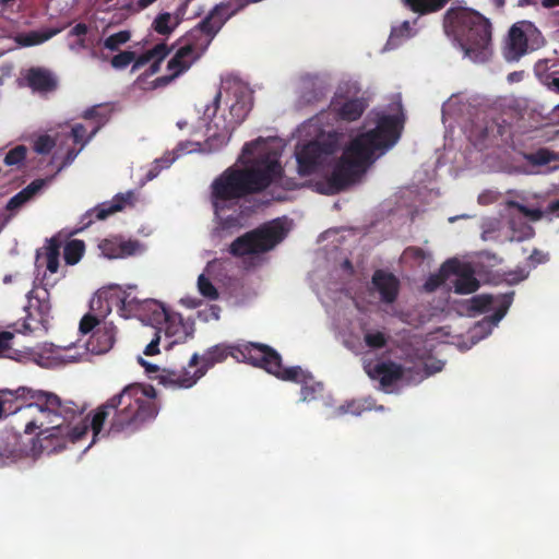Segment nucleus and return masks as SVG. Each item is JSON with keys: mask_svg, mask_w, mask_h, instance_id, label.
<instances>
[{"mask_svg": "<svg viewBox=\"0 0 559 559\" xmlns=\"http://www.w3.org/2000/svg\"><path fill=\"white\" fill-rule=\"evenodd\" d=\"M130 38H131V33L129 31H120L118 33H115V34L108 36L104 40V47L111 51H116L119 49V47L121 45H124L127 41H129Z\"/></svg>", "mask_w": 559, "mask_h": 559, "instance_id": "nucleus-42", "label": "nucleus"}, {"mask_svg": "<svg viewBox=\"0 0 559 559\" xmlns=\"http://www.w3.org/2000/svg\"><path fill=\"white\" fill-rule=\"evenodd\" d=\"M179 24L180 19H174L169 12H163L154 19L152 28L159 35L169 36Z\"/></svg>", "mask_w": 559, "mask_h": 559, "instance_id": "nucleus-34", "label": "nucleus"}, {"mask_svg": "<svg viewBox=\"0 0 559 559\" xmlns=\"http://www.w3.org/2000/svg\"><path fill=\"white\" fill-rule=\"evenodd\" d=\"M403 255L405 259L413 260L416 263H421L427 259L428 253L419 247L412 246L404 250Z\"/></svg>", "mask_w": 559, "mask_h": 559, "instance_id": "nucleus-48", "label": "nucleus"}, {"mask_svg": "<svg viewBox=\"0 0 559 559\" xmlns=\"http://www.w3.org/2000/svg\"><path fill=\"white\" fill-rule=\"evenodd\" d=\"M198 288L200 294L210 300H215L218 298V292L216 287L204 274H201L198 278Z\"/></svg>", "mask_w": 559, "mask_h": 559, "instance_id": "nucleus-43", "label": "nucleus"}, {"mask_svg": "<svg viewBox=\"0 0 559 559\" xmlns=\"http://www.w3.org/2000/svg\"><path fill=\"white\" fill-rule=\"evenodd\" d=\"M189 0H186L175 12L173 15L174 19H180V22L182 21V16L186 13V9L188 7Z\"/></svg>", "mask_w": 559, "mask_h": 559, "instance_id": "nucleus-58", "label": "nucleus"}, {"mask_svg": "<svg viewBox=\"0 0 559 559\" xmlns=\"http://www.w3.org/2000/svg\"><path fill=\"white\" fill-rule=\"evenodd\" d=\"M365 344L371 349H381L388 344V336L381 331L366 332L364 335Z\"/></svg>", "mask_w": 559, "mask_h": 559, "instance_id": "nucleus-41", "label": "nucleus"}, {"mask_svg": "<svg viewBox=\"0 0 559 559\" xmlns=\"http://www.w3.org/2000/svg\"><path fill=\"white\" fill-rule=\"evenodd\" d=\"M285 236L284 227L278 222L273 221L237 237L229 245L228 251L237 258L265 253L274 249Z\"/></svg>", "mask_w": 559, "mask_h": 559, "instance_id": "nucleus-6", "label": "nucleus"}, {"mask_svg": "<svg viewBox=\"0 0 559 559\" xmlns=\"http://www.w3.org/2000/svg\"><path fill=\"white\" fill-rule=\"evenodd\" d=\"M86 120H94L96 126L91 131V136H94L99 129L105 126L110 117V110L103 105H96L87 108L82 116Z\"/></svg>", "mask_w": 559, "mask_h": 559, "instance_id": "nucleus-33", "label": "nucleus"}, {"mask_svg": "<svg viewBox=\"0 0 559 559\" xmlns=\"http://www.w3.org/2000/svg\"><path fill=\"white\" fill-rule=\"evenodd\" d=\"M171 51L165 43L157 44L152 49H150V53L153 60L162 62Z\"/></svg>", "mask_w": 559, "mask_h": 559, "instance_id": "nucleus-51", "label": "nucleus"}, {"mask_svg": "<svg viewBox=\"0 0 559 559\" xmlns=\"http://www.w3.org/2000/svg\"><path fill=\"white\" fill-rule=\"evenodd\" d=\"M61 246L62 239L59 236H53L47 240V245L45 247V258L46 267L50 273H57L59 269V255Z\"/></svg>", "mask_w": 559, "mask_h": 559, "instance_id": "nucleus-32", "label": "nucleus"}, {"mask_svg": "<svg viewBox=\"0 0 559 559\" xmlns=\"http://www.w3.org/2000/svg\"><path fill=\"white\" fill-rule=\"evenodd\" d=\"M325 96V87L321 80L306 75L301 79L300 103L311 105L322 100Z\"/></svg>", "mask_w": 559, "mask_h": 559, "instance_id": "nucleus-24", "label": "nucleus"}, {"mask_svg": "<svg viewBox=\"0 0 559 559\" xmlns=\"http://www.w3.org/2000/svg\"><path fill=\"white\" fill-rule=\"evenodd\" d=\"M116 293L117 296H114V298L116 299V307L119 308L120 314L124 318H138L142 306L147 299H139L131 293L120 288H116Z\"/></svg>", "mask_w": 559, "mask_h": 559, "instance_id": "nucleus-25", "label": "nucleus"}, {"mask_svg": "<svg viewBox=\"0 0 559 559\" xmlns=\"http://www.w3.org/2000/svg\"><path fill=\"white\" fill-rule=\"evenodd\" d=\"M366 106L367 105L362 99H348L336 109L337 116L342 120L355 121L361 117Z\"/></svg>", "mask_w": 559, "mask_h": 559, "instance_id": "nucleus-31", "label": "nucleus"}, {"mask_svg": "<svg viewBox=\"0 0 559 559\" xmlns=\"http://www.w3.org/2000/svg\"><path fill=\"white\" fill-rule=\"evenodd\" d=\"M276 378L284 381H292L301 384V400L306 402H310L317 397L318 393L323 391V385L321 383L309 384V381L312 380V377L304 371L299 366L295 367H284L282 364V357L280 356V373L270 372Z\"/></svg>", "mask_w": 559, "mask_h": 559, "instance_id": "nucleus-11", "label": "nucleus"}, {"mask_svg": "<svg viewBox=\"0 0 559 559\" xmlns=\"http://www.w3.org/2000/svg\"><path fill=\"white\" fill-rule=\"evenodd\" d=\"M372 286L380 294V299L384 304H393L399 295L400 281L397 277L384 270L374 271L371 278Z\"/></svg>", "mask_w": 559, "mask_h": 559, "instance_id": "nucleus-19", "label": "nucleus"}, {"mask_svg": "<svg viewBox=\"0 0 559 559\" xmlns=\"http://www.w3.org/2000/svg\"><path fill=\"white\" fill-rule=\"evenodd\" d=\"M528 32H533V25L531 23L521 22L511 26L504 51V56L508 60H519L527 52Z\"/></svg>", "mask_w": 559, "mask_h": 559, "instance_id": "nucleus-13", "label": "nucleus"}, {"mask_svg": "<svg viewBox=\"0 0 559 559\" xmlns=\"http://www.w3.org/2000/svg\"><path fill=\"white\" fill-rule=\"evenodd\" d=\"M71 135L74 143L85 145L93 136L91 133L86 135V128L82 123H76L72 127Z\"/></svg>", "mask_w": 559, "mask_h": 559, "instance_id": "nucleus-47", "label": "nucleus"}, {"mask_svg": "<svg viewBox=\"0 0 559 559\" xmlns=\"http://www.w3.org/2000/svg\"><path fill=\"white\" fill-rule=\"evenodd\" d=\"M78 155V152H75L74 150H69L68 153H67V156H66V164H70L74 160V158L76 157Z\"/></svg>", "mask_w": 559, "mask_h": 559, "instance_id": "nucleus-61", "label": "nucleus"}, {"mask_svg": "<svg viewBox=\"0 0 559 559\" xmlns=\"http://www.w3.org/2000/svg\"><path fill=\"white\" fill-rule=\"evenodd\" d=\"M55 140L49 135H40L34 143V150L38 154H48L55 147Z\"/></svg>", "mask_w": 559, "mask_h": 559, "instance_id": "nucleus-45", "label": "nucleus"}, {"mask_svg": "<svg viewBox=\"0 0 559 559\" xmlns=\"http://www.w3.org/2000/svg\"><path fill=\"white\" fill-rule=\"evenodd\" d=\"M221 98L222 92L218 88L213 97L212 104L205 107L203 115L205 119L210 120L207 127L209 131L214 129L210 141H217L221 144H226L230 140L235 129L247 118L250 111V106L242 100L235 102L229 108L230 119H224L223 124H221L214 119L221 104Z\"/></svg>", "mask_w": 559, "mask_h": 559, "instance_id": "nucleus-7", "label": "nucleus"}, {"mask_svg": "<svg viewBox=\"0 0 559 559\" xmlns=\"http://www.w3.org/2000/svg\"><path fill=\"white\" fill-rule=\"evenodd\" d=\"M283 167L275 152H265L243 167L230 166L211 185V203L216 214L229 210L239 200L260 193L283 176Z\"/></svg>", "mask_w": 559, "mask_h": 559, "instance_id": "nucleus-2", "label": "nucleus"}, {"mask_svg": "<svg viewBox=\"0 0 559 559\" xmlns=\"http://www.w3.org/2000/svg\"><path fill=\"white\" fill-rule=\"evenodd\" d=\"M168 313L169 311L163 306V304L154 299H147V301L142 306V310L139 313L138 319L154 326L155 329H158L165 319H167Z\"/></svg>", "mask_w": 559, "mask_h": 559, "instance_id": "nucleus-27", "label": "nucleus"}, {"mask_svg": "<svg viewBox=\"0 0 559 559\" xmlns=\"http://www.w3.org/2000/svg\"><path fill=\"white\" fill-rule=\"evenodd\" d=\"M197 56H192L188 47H179L174 57L168 61L167 69L170 74L157 78L154 81L155 87H162L169 84L173 80L186 72L191 64L198 60Z\"/></svg>", "mask_w": 559, "mask_h": 559, "instance_id": "nucleus-16", "label": "nucleus"}, {"mask_svg": "<svg viewBox=\"0 0 559 559\" xmlns=\"http://www.w3.org/2000/svg\"><path fill=\"white\" fill-rule=\"evenodd\" d=\"M85 252V243L80 239H72L63 247V259L67 264H76Z\"/></svg>", "mask_w": 559, "mask_h": 559, "instance_id": "nucleus-37", "label": "nucleus"}, {"mask_svg": "<svg viewBox=\"0 0 559 559\" xmlns=\"http://www.w3.org/2000/svg\"><path fill=\"white\" fill-rule=\"evenodd\" d=\"M14 338V334L9 331L0 332V357H9L11 350V341Z\"/></svg>", "mask_w": 559, "mask_h": 559, "instance_id": "nucleus-49", "label": "nucleus"}, {"mask_svg": "<svg viewBox=\"0 0 559 559\" xmlns=\"http://www.w3.org/2000/svg\"><path fill=\"white\" fill-rule=\"evenodd\" d=\"M152 60L153 59H152V56L150 53V50H147L146 52L142 53L138 58L135 57V59L133 60V64H132V72H135V71L140 70L142 67H144L146 63H148Z\"/></svg>", "mask_w": 559, "mask_h": 559, "instance_id": "nucleus-54", "label": "nucleus"}, {"mask_svg": "<svg viewBox=\"0 0 559 559\" xmlns=\"http://www.w3.org/2000/svg\"><path fill=\"white\" fill-rule=\"evenodd\" d=\"M22 328H23L22 332H24V333L33 332V330H34L27 321H24V323L22 324Z\"/></svg>", "mask_w": 559, "mask_h": 559, "instance_id": "nucleus-64", "label": "nucleus"}, {"mask_svg": "<svg viewBox=\"0 0 559 559\" xmlns=\"http://www.w3.org/2000/svg\"><path fill=\"white\" fill-rule=\"evenodd\" d=\"M414 12L427 14L441 10L450 0H404Z\"/></svg>", "mask_w": 559, "mask_h": 559, "instance_id": "nucleus-36", "label": "nucleus"}, {"mask_svg": "<svg viewBox=\"0 0 559 559\" xmlns=\"http://www.w3.org/2000/svg\"><path fill=\"white\" fill-rule=\"evenodd\" d=\"M396 116H381L374 129L355 136L328 178L326 193L334 194L355 183L374 162V154L396 143L400 138Z\"/></svg>", "mask_w": 559, "mask_h": 559, "instance_id": "nucleus-3", "label": "nucleus"}, {"mask_svg": "<svg viewBox=\"0 0 559 559\" xmlns=\"http://www.w3.org/2000/svg\"><path fill=\"white\" fill-rule=\"evenodd\" d=\"M162 328L156 329L154 338L146 345L144 354L146 356H153L159 353Z\"/></svg>", "mask_w": 559, "mask_h": 559, "instance_id": "nucleus-53", "label": "nucleus"}, {"mask_svg": "<svg viewBox=\"0 0 559 559\" xmlns=\"http://www.w3.org/2000/svg\"><path fill=\"white\" fill-rule=\"evenodd\" d=\"M335 151V144L331 141H309L296 148L298 174L310 176L318 171L326 157Z\"/></svg>", "mask_w": 559, "mask_h": 559, "instance_id": "nucleus-8", "label": "nucleus"}, {"mask_svg": "<svg viewBox=\"0 0 559 559\" xmlns=\"http://www.w3.org/2000/svg\"><path fill=\"white\" fill-rule=\"evenodd\" d=\"M133 198L134 194L131 191L127 193H118L112 198V200L97 205L88 212L86 216H95L97 219L103 221L109 215L122 211L127 205L132 204Z\"/></svg>", "mask_w": 559, "mask_h": 559, "instance_id": "nucleus-21", "label": "nucleus"}, {"mask_svg": "<svg viewBox=\"0 0 559 559\" xmlns=\"http://www.w3.org/2000/svg\"><path fill=\"white\" fill-rule=\"evenodd\" d=\"M33 293L34 292H32L29 296V308H36L40 316L39 320L44 322L47 320L51 309L49 293L47 289H43L41 293L36 292L35 296H33Z\"/></svg>", "mask_w": 559, "mask_h": 559, "instance_id": "nucleus-38", "label": "nucleus"}, {"mask_svg": "<svg viewBox=\"0 0 559 559\" xmlns=\"http://www.w3.org/2000/svg\"><path fill=\"white\" fill-rule=\"evenodd\" d=\"M548 211L550 213H557L559 216V200H556L548 205Z\"/></svg>", "mask_w": 559, "mask_h": 559, "instance_id": "nucleus-60", "label": "nucleus"}, {"mask_svg": "<svg viewBox=\"0 0 559 559\" xmlns=\"http://www.w3.org/2000/svg\"><path fill=\"white\" fill-rule=\"evenodd\" d=\"M451 275L456 276L453 283L456 294H472L479 288V282L475 277L473 269L467 264L460 262L457 272L451 273Z\"/></svg>", "mask_w": 559, "mask_h": 559, "instance_id": "nucleus-28", "label": "nucleus"}, {"mask_svg": "<svg viewBox=\"0 0 559 559\" xmlns=\"http://www.w3.org/2000/svg\"><path fill=\"white\" fill-rule=\"evenodd\" d=\"M507 205L509 209H515L519 213L523 214L526 217H531L532 219H539L542 217V213L539 210L528 209L516 201H508Z\"/></svg>", "mask_w": 559, "mask_h": 559, "instance_id": "nucleus-46", "label": "nucleus"}, {"mask_svg": "<svg viewBox=\"0 0 559 559\" xmlns=\"http://www.w3.org/2000/svg\"><path fill=\"white\" fill-rule=\"evenodd\" d=\"M530 260L535 263H543L546 261V254H544L542 251L534 250L530 255Z\"/></svg>", "mask_w": 559, "mask_h": 559, "instance_id": "nucleus-57", "label": "nucleus"}, {"mask_svg": "<svg viewBox=\"0 0 559 559\" xmlns=\"http://www.w3.org/2000/svg\"><path fill=\"white\" fill-rule=\"evenodd\" d=\"M15 390L2 389L0 390V418L2 417L5 409V404L13 400H22V396L13 394Z\"/></svg>", "mask_w": 559, "mask_h": 559, "instance_id": "nucleus-50", "label": "nucleus"}, {"mask_svg": "<svg viewBox=\"0 0 559 559\" xmlns=\"http://www.w3.org/2000/svg\"><path fill=\"white\" fill-rule=\"evenodd\" d=\"M116 288L97 292L90 301V312L80 321L79 330L82 334L91 333L111 312L116 306Z\"/></svg>", "mask_w": 559, "mask_h": 559, "instance_id": "nucleus-9", "label": "nucleus"}, {"mask_svg": "<svg viewBox=\"0 0 559 559\" xmlns=\"http://www.w3.org/2000/svg\"><path fill=\"white\" fill-rule=\"evenodd\" d=\"M443 28L472 61L486 62L491 57V23L479 12L462 7L450 8L443 17Z\"/></svg>", "mask_w": 559, "mask_h": 559, "instance_id": "nucleus-4", "label": "nucleus"}, {"mask_svg": "<svg viewBox=\"0 0 559 559\" xmlns=\"http://www.w3.org/2000/svg\"><path fill=\"white\" fill-rule=\"evenodd\" d=\"M27 85L35 92L48 93L57 88L58 82L53 74L44 68H31L25 76Z\"/></svg>", "mask_w": 559, "mask_h": 559, "instance_id": "nucleus-23", "label": "nucleus"}, {"mask_svg": "<svg viewBox=\"0 0 559 559\" xmlns=\"http://www.w3.org/2000/svg\"><path fill=\"white\" fill-rule=\"evenodd\" d=\"M87 341V349L93 354H105L109 352L116 343L117 329L111 322H103L97 325Z\"/></svg>", "mask_w": 559, "mask_h": 559, "instance_id": "nucleus-17", "label": "nucleus"}, {"mask_svg": "<svg viewBox=\"0 0 559 559\" xmlns=\"http://www.w3.org/2000/svg\"><path fill=\"white\" fill-rule=\"evenodd\" d=\"M460 261L457 259H449L440 266L437 273L430 274L424 284V288L428 293L437 290L451 276V273L457 272Z\"/></svg>", "mask_w": 559, "mask_h": 559, "instance_id": "nucleus-29", "label": "nucleus"}, {"mask_svg": "<svg viewBox=\"0 0 559 559\" xmlns=\"http://www.w3.org/2000/svg\"><path fill=\"white\" fill-rule=\"evenodd\" d=\"M228 357H233L237 361L249 362L267 372L280 373V354L271 346L260 343H247L237 346L214 345L201 357L197 353L193 354L189 360V368L201 370L204 376L210 368L225 361Z\"/></svg>", "mask_w": 559, "mask_h": 559, "instance_id": "nucleus-5", "label": "nucleus"}, {"mask_svg": "<svg viewBox=\"0 0 559 559\" xmlns=\"http://www.w3.org/2000/svg\"><path fill=\"white\" fill-rule=\"evenodd\" d=\"M88 32V27L85 23H78L70 31V36L84 37Z\"/></svg>", "mask_w": 559, "mask_h": 559, "instance_id": "nucleus-56", "label": "nucleus"}, {"mask_svg": "<svg viewBox=\"0 0 559 559\" xmlns=\"http://www.w3.org/2000/svg\"><path fill=\"white\" fill-rule=\"evenodd\" d=\"M526 276H527V274L524 272V270L513 271V272H509L506 275V281L509 284L514 285V284H518L521 281L525 280Z\"/></svg>", "mask_w": 559, "mask_h": 559, "instance_id": "nucleus-55", "label": "nucleus"}, {"mask_svg": "<svg viewBox=\"0 0 559 559\" xmlns=\"http://www.w3.org/2000/svg\"><path fill=\"white\" fill-rule=\"evenodd\" d=\"M213 40L198 28L192 27L183 36L178 39L181 47H188L190 53L200 58L209 48Z\"/></svg>", "mask_w": 559, "mask_h": 559, "instance_id": "nucleus-26", "label": "nucleus"}, {"mask_svg": "<svg viewBox=\"0 0 559 559\" xmlns=\"http://www.w3.org/2000/svg\"><path fill=\"white\" fill-rule=\"evenodd\" d=\"M365 371L372 380H378L383 389L392 386L404 376V368L391 360L368 364Z\"/></svg>", "mask_w": 559, "mask_h": 559, "instance_id": "nucleus-15", "label": "nucleus"}, {"mask_svg": "<svg viewBox=\"0 0 559 559\" xmlns=\"http://www.w3.org/2000/svg\"><path fill=\"white\" fill-rule=\"evenodd\" d=\"M59 33V29H49L47 32L40 33V32H31L24 35H19L16 38V41L24 47L35 46L39 45L48 39H50L52 36L57 35Z\"/></svg>", "mask_w": 559, "mask_h": 559, "instance_id": "nucleus-39", "label": "nucleus"}, {"mask_svg": "<svg viewBox=\"0 0 559 559\" xmlns=\"http://www.w3.org/2000/svg\"><path fill=\"white\" fill-rule=\"evenodd\" d=\"M228 9L229 5L226 3L216 4L194 27L213 40L233 15V12H228Z\"/></svg>", "mask_w": 559, "mask_h": 559, "instance_id": "nucleus-18", "label": "nucleus"}, {"mask_svg": "<svg viewBox=\"0 0 559 559\" xmlns=\"http://www.w3.org/2000/svg\"><path fill=\"white\" fill-rule=\"evenodd\" d=\"M514 293H508L495 299L491 295L483 294L476 295L468 300L467 310L472 316L486 313L492 309L493 304L497 305L495 312L487 317L486 320L497 325L501 319L507 314L512 301Z\"/></svg>", "mask_w": 559, "mask_h": 559, "instance_id": "nucleus-10", "label": "nucleus"}, {"mask_svg": "<svg viewBox=\"0 0 559 559\" xmlns=\"http://www.w3.org/2000/svg\"><path fill=\"white\" fill-rule=\"evenodd\" d=\"M163 325L164 328L162 329V332H164L166 337L173 338L169 346L173 344L185 343L194 334V321L191 319H185L178 312L169 311L167 319L163 322Z\"/></svg>", "mask_w": 559, "mask_h": 559, "instance_id": "nucleus-14", "label": "nucleus"}, {"mask_svg": "<svg viewBox=\"0 0 559 559\" xmlns=\"http://www.w3.org/2000/svg\"><path fill=\"white\" fill-rule=\"evenodd\" d=\"M98 248L102 254L108 259H124L143 251V245L139 240L124 239L121 236L102 240Z\"/></svg>", "mask_w": 559, "mask_h": 559, "instance_id": "nucleus-12", "label": "nucleus"}, {"mask_svg": "<svg viewBox=\"0 0 559 559\" xmlns=\"http://www.w3.org/2000/svg\"><path fill=\"white\" fill-rule=\"evenodd\" d=\"M134 59L135 52L129 50L120 51L111 58L110 64L117 70H122L132 63Z\"/></svg>", "mask_w": 559, "mask_h": 559, "instance_id": "nucleus-44", "label": "nucleus"}, {"mask_svg": "<svg viewBox=\"0 0 559 559\" xmlns=\"http://www.w3.org/2000/svg\"><path fill=\"white\" fill-rule=\"evenodd\" d=\"M411 31L409 23L407 21L403 22L400 27H395L392 29L388 44L396 45L395 39L404 36H408Z\"/></svg>", "mask_w": 559, "mask_h": 559, "instance_id": "nucleus-52", "label": "nucleus"}, {"mask_svg": "<svg viewBox=\"0 0 559 559\" xmlns=\"http://www.w3.org/2000/svg\"><path fill=\"white\" fill-rule=\"evenodd\" d=\"M160 69V62L153 60V63L150 66L148 70L146 71V75H153L157 73Z\"/></svg>", "mask_w": 559, "mask_h": 559, "instance_id": "nucleus-59", "label": "nucleus"}, {"mask_svg": "<svg viewBox=\"0 0 559 559\" xmlns=\"http://www.w3.org/2000/svg\"><path fill=\"white\" fill-rule=\"evenodd\" d=\"M543 5L545 8L559 7V0H543Z\"/></svg>", "mask_w": 559, "mask_h": 559, "instance_id": "nucleus-62", "label": "nucleus"}, {"mask_svg": "<svg viewBox=\"0 0 559 559\" xmlns=\"http://www.w3.org/2000/svg\"><path fill=\"white\" fill-rule=\"evenodd\" d=\"M524 158L533 166H546L551 163H559V153L542 147L535 152L525 154Z\"/></svg>", "mask_w": 559, "mask_h": 559, "instance_id": "nucleus-35", "label": "nucleus"}, {"mask_svg": "<svg viewBox=\"0 0 559 559\" xmlns=\"http://www.w3.org/2000/svg\"><path fill=\"white\" fill-rule=\"evenodd\" d=\"M203 377V371L187 368L181 369H163L158 376L159 382L164 385L174 388H191L199 379Z\"/></svg>", "mask_w": 559, "mask_h": 559, "instance_id": "nucleus-20", "label": "nucleus"}, {"mask_svg": "<svg viewBox=\"0 0 559 559\" xmlns=\"http://www.w3.org/2000/svg\"><path fill=\"white\" fill-rule=\"evenodd\" d=\"M27 154V148L24 145H17L10 150L5 157H4V164L7 166H17L20 167L23 165Z\"/></svg>", "mask_w": 559, "mask_h": 559, "instance_id": "nucleus-40", "label": "nucleus"}, {"mask_svg": "<svg viewBox=\"0 0 559 559\" xmlns=\"http://www.w3.org/2000/svg\"><path fill=\"white\" fill-rule=\"evenodd\" d=\"M535 75L549 91L559 94V69L554 60H538L534 66Z\"/></svg>", "mask_w": 559, "mask_h": 559, "instance_id": "nucleus-22", "label": "nucleus"}, {"mask_svg": "<svg viewBox=\"0 0 559 559\" xmlns=\"http://www.w3.org/2000/svg\"><path fill=\"white\" fill-rule=\"evenodd\" d=\"M22 400H29L26 405H19L15 412L25 421L24 432L37 433V442L43 452L53 453L66 449L68 442L81 440L88 431L97 438L109 420L108 435L124 433L130 436L158 414L156 390L152 385L131 383L126 385L95 411L91 421L86 417L79 425L71 423L84 412V407L72 401L62 402L50 392L32 390L25 386L15 389L14 393Z\"/></svg>", "mask_w": 559, "mask_h": 559, "instance_id": "nucleus-1", "label": "nucleus"}, {"mask_svg": "<svg viewBox=\"0 0 559 559\" xmlns=\"http://www.w3.org/2000/svg\"><path fill=\"white\" fill-rule=\"evenodd\" d=\"M45 179H35L27 187L13 195L7 203L8 211H16L32 200L45 186Z\"/></svg>", "mask_w": 559, "mask_h": 559, "instance_id": "nucleus-30", "label": "nucleus"}, {"mask_svg": "<svg viewBox=\"0 0 559 559\" xmlns=\"http://www.w3.org/2000/svg\"><path fill=\"white\" fill-rule=\"evenodd\" d=\"M156 0H138V7H139V9L143 10V9L147 8L148 5H151Z\"/></svg>", "mask_w": 559, "mask_h": 559, "instance_id": "nucleus-63", "label": "nucleus"}]
</instances>
